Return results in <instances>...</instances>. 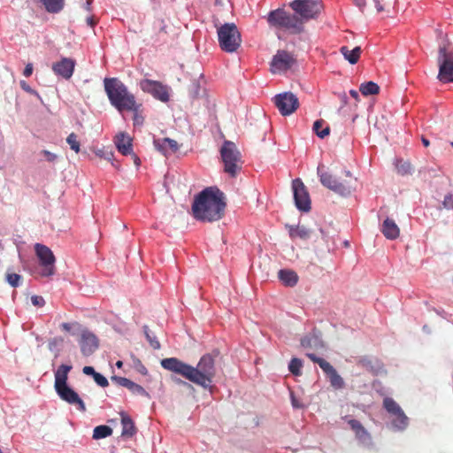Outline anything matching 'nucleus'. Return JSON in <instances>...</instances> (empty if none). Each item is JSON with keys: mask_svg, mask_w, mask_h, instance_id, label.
Instances as JSON below:
<instances>
[{"mask_svg": "<svg viewBox=\"0 0 453 453\" xmlns=\"http://www.w3.org/2000/svg\"><path fill=\"white\" fill-rule=\"evenodd\" d=\"M219 356V351L212 354L203 355L196 367L188 365L176 357H167L161 360V366L181 375L189 381L207 388L212 382L216 374L215 357Z\"/></svg>", "mask_w": 453, "mask_h": 453, "instance_id": "obj_1", "label": "nucleus"}, {"mask_svg": "<svg viewBox=\"0 0 453 453\" xmlns=\"http://www.w3.org/2000/svg\"><path fill=\"white\" fill-rule=\"evenodd\" d=\"M317 174L323 187L341 196H351L359 187L357 179L349 170L338 173L320 164Z\"/></svg>", "mask_w": 453, "mask_h": 453, "instance_id": "obj_2", "label": "nucleus"}, {"mask_svg": "<svg viewBox=\"0 0 453 453\" xmlns=\"http://www.w3.org/2000/svg\"><path fill=\"white\" fill-rule=\"evenodd\" d=\"M104 84L111 104L119 112L138 111L139 104H137L134 96L128 91L122 81L117 78H105Z\"/></svg>", "mask_w": 453, "mask_h": 453, "instance_id": "obj_3", "label": "nucleus"}, {"mask_svg": "<svg viewBox=\"0 0 453 453\" xmlns=\"http://www.w3.org/2000/svg\"><path fill=\"white\" fill-rule=\"evenodd\" d=\"M226 206L225 200H194L191 212L199 221L212 222L223 218Z\"/></svg>", "mask_w": 453, "mask_h": 453, "instance_id": "obj_4", "label": "nucleus"}, {"mask_svg": "<svg viewBox=\"0 0 453 453\" xmlns=\"http://www.w3.org/2000/svg\"><path fill=\"white\" fill-rule=\"evenodd\" d=\"M266 20L271 27L286 31L291 35H299L304 29L295 12L290 13L281 8L271 11L266 16Z\"/></svg>", "mask_w": 453, "mask_h": 453, "instance_id": "obj_5", "label": "nucleus"}, {"mask_svg": "<svg viewBox=\"0 0 453 453\" xmlns=\"http://www.w3.org/2000/svg\"><path fill=\"white\" fill-rule=\"evenodd\" d=\"M217 32L219 46L224 51L235 52L241 46V34L234 23H225Z\"/></svg>", "mask_w": 453, "mask_h": 453, "instance_id": "obj_6", "label": "nucleus"}, {"mask_svg": "<svg viewBox=\"0 0 453 453\" xmlns=\"http://www.w3.org/2000/svg\"><path fill=\"white\" fill-rule=\"evenodd\" d=\"M220 156L224 163V170L234 177L242 167V155L234 142L225 141L220 148Z\"/></svg>", "mask_w": 453, "mask_h": 453, "instance_id": "obj_7", "label": "nucleus"}, {"mask_svg": "<svg viewBox=\"0 0 453 453\" xmlns=\"http://www.w3.org/2000/svg\"><path fill=\"white\" fill-rule=\"evenodd\" d=\"M289 6L298 16L303 26L306 21L316 19L323 10L320 0H294Z\"/></svg>", "mask_w": 453, "mask_h": 453, "instance_id": "obj_8", "label": "nucleus"}, {"mask_svg": "<svg viewBox=\"0 0 453 453\" xmlns=\"http://www.w3.org/2000/svg\"><path fill=\"white\" fill-rule=\"evenodd\" d=\"M439 73L437 78L442 82H453V48L441 46L438 53Z\"/></svg>", "mask_w": 453, "mask_h": 453, "instance_id": "obj_9", "label": "nucleus"}, {"mask_svg": "<svg viewBox=\"0 0 453 453\" xmlns=\"http://www.w3.org/2000/svg\"><path fill=\"white\" fill-rule=\"evenodd\" d=\"M398 204L394 203L391 205H384L379 211L380 217H385L381 226V232L384 236L388 240H395L400 235V229L395 224V220L389 217H393L397 213Z\"/></svg>", "mask_w": 453, "mask_h": 453, "instance_id": "obj_10", "label": "nucleus"}, {"mask_svg": "<svg viewBox=\"0 0 453 453\" xmlns=\"http://www.w3.org/2000/svg\"><path fill=\"white\" fill-rule=\"evenodd\" d=\"M35 252L42 267L40 275L42 277L54 275L56 273V257L51 250L44 244L35 243Z\"/></svg>", "mask_w": 453, "mask_h": 453, "instance_id": "obj_11", "label": "nucleus"}, {"mask_svg": "<svg viewBox=\"0 0 453 453\" xmlns=\"http://www.w3.org/2000/svg\"><path fill=\"white\" fill-rule=\"evenodd\" d=\"M306 356L312 362L319 365V367L322 369V371L329 380L331 387H333L334 389H342L344 388L345 383L343 379L341 377V375L337 372V371L329 362L321 357H317L313 353H307Z\"/></svg>", "mask_w": 453, "mask_h": 453, "instance_id": "obj_12", "label": "nucleus"}, {"mask_svg": "<svg viewBox=\"0 0 453 453\" xmlns=\"http://www.w3.org/2000/svg\"><path fill=\"white\" fill-rule=\"evenodd\" d=\"M274 104L283 116L292 114L299 106V101L296 95L291 92L278 94L273 98Z\"/></svg>", "mask_w": 453, "mask_h": 453, "instance_id": "obj_13", "label": "nucleus"}, {"mask_svg": "<svg viewBox=\"0 0 453 453\" xmlns=\"http://www.w3.org/2000/svg\"><path fill=\"white\" fill-rule=\"evenodd\" d=\"M296 63L293 55L286 50H279L271 62V71L273 73H280L290 69Z\"/></svg>", "mask_w": 453, "mask_h": 453, "instance_id": "obj_14", "label": "nucleus"}, {"mask_svg": "<svg viewBox=\"0 0 453 453\" xmlns=\"http://www.w3.org/2000/svg\"><path fill=\"white\" fill-rule=\"evenodd\" d=\"M140 87L144 92L151 94L161 102L166 103L169 100L167 87L159 81L145 79L141 81Z\"/></svg>", "mask_w": 453, "mask_h": 453, "instance_id": "obj_15", "label": "nucleus"}, {"mask_svg": "<svg viewBox=\"0 0 453 453\" xmlns=\"http://www.w3.org/2000/svg\"><path fill=\"white\" fill-rule=\"evenodd\" d=\"M58 396L69 404H73L81 411H86V406L79 395L68 385L55 389Z\"/></svg>", "mask_w": 453, "mask_h": 453, "instance_id": "obj_16", "label": "nucleus"}, {"mask_svg": "<svg viewBox=\"0 0 453 453\" xmlns=\"http://www.w3.org/2000/svg\"><path fill=\"white\" fill-rule=\"evenodd\" d=\"M75 67V61L70 58H62L60 61L52 65V70L56 75L65 80L73 76Z\"/></svg>", "mask_w": 453, "mask_h": 453, "instance_id": "obj_17", "label": "nucleus"}, {"mask_svg": "<svg viewBox=\"0 0 453 453\" xmlns=\"http://www.w3.org/2000/svg\"><path fill=\"white\" fill-rule=\"evenodd\" d=\"M80 346L81 353L84 356H90L98 348V341L96 336L88 331H83L80 339Z\"/></svg>", "mask_w": 453, "mask_h": 453, "instance_id": "obj_18", "label": "nucleus"}, {"mask_svg": "<svg viewBox=\"0 0 453 453\" xmlns=\"http://www.w3.org/2000/svg\"><path fill=\"white\" fill-rule=\"evenodd\" d=\"M111 380L118 385L127 388L134 395L150 397L149 393L141 385L136 384L127 378L113 376Z\"/></svg>", "mask_w": 453, "mask_h": 453, "instance_id": "obj_19", "label": "nucleus"}, {"mask_svg": "<svg viewBox=\"0 0 453 453\" xmlns=\"http://www.w3.org/2000/svg\"><path fill=\"white\" fill-rule=\"evenodd\" d=\"M153 143L155 148L165 156L174 153L179 149L178 142L170 138L156 139Z\"/></svg>", "mask_w": 453, "mask_h": 453, "instance_id": "obj_20", "label": "nucleus"}, {"mask_svg": "<svg viewBox=\"0 0 453 453\" xmlns=\"http://www.w3.org/2000/svg\"><path fill=\"white\" fill-rule=\"evenodd\" d=\"M115 145L122 155H130L133 152L132 139L126 133H119L115 137Z\"/></svg>", "mask_w": 453, "mask_h": 453, "instance_id": "obj_21", "label": "nucleus"}, {"mask_svg": "<svg viewBox=\"0 0 453 453\" xmlns=\"http://www.w3.org/2000/svg\"><path fill=\"white\" fill-rule=\"evenodd\" d=\"M72 368V365H61L58 368L55 372V389L67 385L68 373Z\"/></svg>", "mask_w": 453, "mask_h": 453, "instance_id": "obj_22", "label": "nucleus"}, {"mask_svg": "<svg viewBox=\"0 0 453 453\" xmlns=\"http://www.w3.org/2000/svg\"><path fill=\"white\" fill-rule=\"evenodd\" d=\"M120 417H121V425H122L121 435L123 437H127V438L133 437L137 432V429L134 426V421L127 413H125L123 411L120 412Z\"/></svg>", "mask_w": 453, "mask_h": 453, "instance_id": "obj_23", "label": "nucleus"}, {"mask_svg": "<svg viewBox=\"0 0 453 453\" xmlns=\"http://www.w3.org/2000/svg\"><path fill=\"white\" fill-rule=\"evenodd\" d=\"M288 228V234L291 239L300 238L302 240H308L311 236L312 231L304 226H286Z\"/></svg>", "mask_w": 453, "mask_h": 453, "instance_id": "obj_24", "label": "nucleus"}, {"mask_svg": "<svg viewBox=\"0 0 453 453\" xmlns=\"http://www.w3.org/2000/svg\"><path fill=\"white\" fill-rule=\"evenodd\" d=\"M280 280L288 287H294L297 284L298 275L292 270L282 269L278 273Z\"/></svg>", "mask_w": 453, "mask_h": 453, "instance_id": "obj_25", "label": "nucleus"}, {"mask_svg": "<svg viewBox=\"0 0 453 453\" xmlns=\"http://www.w3.org/2000/svg\"><path fill=\"white\" fill-rule=\"evenodd\" d=\"M340 52L349 64L355 65L359 59L362 50L359 46H357L352 50H349L347 46H342L340 49Z\"/></svg>", "mask_w": 453, "mask_h": 453, "instance_id": "obj_26", "label": "nucleus"}, {"mask_svg": "<svg viewBox=\"0 0 453 453\" xmlns=\"http://www.w3.org/2000/svg\"><path fill=\"white\" fill-rule=\"evenodd\" d=\"M193 198H226V195L216 186H211L203 188Z\"/></svg>", "mask_w": 453, "mask_h": 453, "instance_id": "obj_27", "label": "nucleus"}, {"mask_svg": "<svg viewBox=\"0 0 453 453\" xmlns=\"http://www.w3.org/2000/svg\"><path fill=\"white\" fill-rule=\"evenodd\" d=\"M293 198H310L303 182L300 179L292 181Z\"/></svg>", "mask_w": 453, "mask_h": 453, "instance_id": "obj_28", "label": "nucleus"}, {"mask_svg": "<svg viewBox=\"0 0 453 453\" xmlns=\"http://www.w3.org/2000/svg\"><path fill=\"white\" fill-rule=\"evenodd\" d=\"M350 428L355 432L356 436L359 440H366L369 438V434L363 425L357 419H349L348 421Z\"/></svg>", "mask_w": 453, "mask_h": 453, "instance_id": "obj_29", "label": "nucleus"}, {"mask_svg": "<svg viewBox=\"0 0 453 453\" xmlns=\"http://www.w3.org/2000/svg\"><path fill=\"white\" fill-rule=\"evenodd\" d=\"M392 425L397 430H404L409 424V418L403 412V411H401L400 413L395 414V416H392Z\"/></svg>", "mask_w": 453, "mask_h": 453, "instance_id": "obj_30", "label": "nucleus"}, {"mask_svg": "<svg viewBox=\"0 0 453 453\" xmlns=\"http://www.w3.org/2000/svg\"><path fill=\"white\" fill-rule=\"evenodd\" d=\"M47 12L57 13L63 9L64 0H40Z\"/></svg>", "mask_w": 453, "mask_h": 453, "instance_id": "obj_31", "label": "nucleus"}, {"mask_svg": "<svg viewBox=\"0 0 453 453\" xmlns=\"http://www.w3.org/2000/svg\"><path fill=\"white\" fill-rule=\"evenodd\" d=\"M383 407L391 416H395L403 411L400 405L393 398L390 397L384 398Z\"/></svg>", "mask_w": 453, "mask_h": 453, "instance_id": "obj_32", "label": "nucleus"}, {"mask_svg": "<svg viewBox=\"0 0 453 453\" xmlns=\"http://www.w3.org/2000/svg\"><path fill=\"white\" fill-rule=\"evenodd\" d=\"M359 90L362 95L367 96L378 94L380 87L373 81H367L360 85Z\"/></svg>", "mask_w": 453, "mask_h": 453, "instance_id": "obj_33", "label": "nucleus"}, {"mask_svg": "<svg viewBox=\"0 0 453 453\" xmlns=\"http://www.w3.org/2000/svg\"><path fill=\"white\" fill-rule=\"evenodd\" d=\"M112 434V429L105 425L97 426L94 428L93 431V439L99 440L103 438H106Z\"/></svg>", "mask_w": 453, "mask_h": 453, "instance_id": "obj_34", "label": "nucleus"}, {"mask_svg": "<svg viewBox=\"0 0 453 453\" xmlns=\"http://www.w3.org/2000/svg\"><path fill=\"white\" fill-rule=\"evenodd\" d=\"M395 167L397 173L401 175L411 174L413 172V168L410 162L404 161L402 159L396 160Z\"/></svg>", "mask_w": 453, "mask_h": 453, "instance_id": "obj_35", "label": "nucleus"}, {"mask_svg": "<svg viewBox=\"0 0 453 453\" xmlns=\"http://www.w3.org/2000/svg\"><path fill=\"white\" fill-rule=\"evenodd\" d=\"M303 367V362L297 357H293L288 365V370L296 376L301 375V369Z\"/></svg>", "mask_w": 453, "mask_h": 453, "instance_id": "obj_36", "label": "nucleus"}, {"mask_svg": "<svg viewBox=\"0 0 453 453\" xmlns=\"http://www.w3.org/2000/svg\"><path fill=\"white\" fill-rule=\"evenodd\" d=\"M323 123H324V121L322 119H318L314 122L313 127H312V129L316 133V134L319 138H322V139L330 134L329 127H326L324 129H322V131H319V128L322 127Z\"/></svg>", "mask_w": 453, "mask_h": 453, "instance_id": "obj_37", "label": "nucleus"}, {"mask_svg": "<svg viewBox=\"0 0 453 453\" xmlns=\"http://www.w3.org/2000/svg\"><path fill=\"white\" fill-rule=\"evenodd\" d=\"M143 331H144V334H145V336H146L147 341L150 342V345L154 349H160V343H159V342L157 340V337H156V336L151 335L150 331V329H149V326H143Z\"/></svg>", "mask_w": 453, "mask_h": 453, "instance_id": "obj_38", "label": "nucleus"}, {"mask_svg": "<svg viewBox=\"0 0 453 453\" xmlns=\"http://www.w3.org/2000/svg\"><path fill=\"white\" fill-rule=\"evenodd\" d=\"M5 278H6L7 282L12 288H17L18 286H19L20 281L22 280V278L19 274L13 273H7Z\"/></svg>", "mask_w": 453, "mask_h": 453, "instance_id": "obj_39", "label": "nucleus"}, {"mask_svg": "<svg viewBox=\"0 0 453 453\" xmlns=\"http://www.w3.org/2000/svg\"><path fill=\"white\" fill-rule=\"evenodd\" d=\"M66 142L69 144L73 150L75 152L80 151V142L78 141L77 135L74 133H72L67 136Z\"/></svg>", "mask_w": 453, "mask_h": 453, "instance_id": "obj_40", "label": "nucleus"}, {"mask_svg": "<svg viewBox=\"0 0 453 453\" xmlns=\"http://www.w3.org/2000/svg\"><path fill=\"white\" fill-rule=\"evenodd\" d=\"M296 208L303 212H309L311 209V200H294Z\"/></svg>", "mask_w": 453, "mask_h": 453, "instance_id": "obj_41", "label": "nucleus"}, {"mask_svg": "<svg viewBox=\"0 0 453 453\" xmlns=\"http://www.w3.org/2000/svg\"><path fill=\"white\" fill-rule=\"evenodd\" d=\"M96 155L108 161H111L113 158V152L111 150H97Z\"/></svg>", "mask_w": 453, "mask_h": 453, "instance_id": "obj_42", "label": "nucleus"}, {"mask_svg": "<svg viewBox=\"0 0 453 453\" xmlns=\"http://www.w3.org/2000/svg\"><path fill=\"white\" fill-rule=\"evenodd\" d=\"M94 380L102 388H105L109 385L108 380L99 372H96L94 376Z\"/></svg>", "mask_w": 453, "mask_h": 453, "instance_id": "obj_43", "label": "nucleus"}, {"mask_svg": "<svg viewBox=\"0 0 453 453\" xmlns=\"http://www.w3.org/2000/svg\"><path fill=\"white\" fill-rule=\"evenodd\" d=\"M31 302L33 305L37 307H42L45 305V301L42 296H32Z\"/></svg>", "mask_w": 453, "mask_h": 453, "instance_id": "obj_44", "label": "nucleus"}, {"mask_svg": "<svg viewBox=\"0 0 453 453\" xmlns=\"http://www.w3.org/2000/svg\"><path fill=\"white\" fill-rule=\"evenodd\" d=\"M316 340L317 339L315 337L305 336V337L302 338L301 345L303 348H311L312 347V342H315Z\"/></svg>", "mask_w": 453, "mask_h": 453, "instance_id": "obj_45", "label": "nucleus"}, {"mask_svg": "<svg viewBox=\"0 0 453 453\" xmlns=\"http://www.w3.org/2000/svg\"><path fill=\"white\" fill-rule=\"evenodd\" d=\"M20 87L26 92H28V93H30L32 95H35L37 97H40L39 94L35 90H34L25 81H20Z\"/></svg>", "mask_w": 453, "mask_h": 453, "instance_id": "obj_46", "label": "nucleus"}, {"mask_svg": "<svg viewBox=\"0 0 453 453\" xmlns=\"http://www.w3.org/2000/svg\"><path fill=\"white\" fill-rule=\"evenodd\" d=\"M240 196H252V197H259L261 196V193L255 188L250 187V190L246 194H240Z\"/></svg>", "mask_w": 453, "mask_h": 453, "instance_id": "obj_47", "label": "nucleus"}, {"mask_svg": "<svg viewBox=\"0 0 453 453\" xmlns=\"http://www.w3.org/2000/svg\"><path fill=\"white\" fill-rule=\"evenodd\" d=\"M199 89H200V85H199L198 81H194L190 86V93L194 96H197L199 95Z\"/></svg>", "mask_w": 453, "mask_h": 453, "instance_id": "obj_48", "label": "nucleus"}, {"mask_svg": "<svg viewBox=\"0 0 453 453\" xmlns=\"http://www.w3.org/2000/svg\"><path fill=\"white\" fill-rule=\"evenodd\" d=\"M42 154L44 156L45 159L49 162H54L58 157V156L56 154L51 153L49 150H42Z\"/></svg>", "mask_w": 453, "mask_h": 453, "instance_id": "obj_49", "label": "nucleus"}, {"mask_svg": "<svg viewBox=\"0 0 453 453\" xmlns=\"http://www.w3.org/2000/svg\"><path fill=\"white\" fill-rule=\"evenodd\" d=\"M136 370L142 375L148 374L147 368L139 360L137 361Z\"/></svg>", "mask_w": 453, "mask_h": 453, "instance_id": "obj_50", "label": "nucleus"}, {"mask_svg": "<svg viewBox=\"0 0 453 453\" xmlns=\"http://www.w3.org/2000/svg\"><path fill=\"white\" fill-rule=\"evenodd\" d=\"M82 372H83L84 374L91 375L93 377L96 373V372L95 371V369L92 366H84L83 369H82Z\"/></svg>", "mask_w": 453, "mask_h": 453, "instance_id": "obj_51", "label": "nucleus"}, {"mask_svg": "<svg viewBox=\"0 0 453 453\" xmlns=\"http://www.w3.org/2000/svg\"><path fill=\"white\" fill-rule=\"evenodd\" d=\"M33 73V65L27 64L24 69L23 74L25 77H29Z\"/></svg>", "mask_w": 453, "mask_h": 453, "instance_id": "obj_52", "label": "nucleus"}, {"mask_svg": "<svg viewBox=\"0 0 453 453\" xmlns=\"http://www.w3.org/2000/svg\"><path fill=\"white\" fill-rule=\"evenodd\" d=\"M442 205L445 209H453V200H443Z\"/></svg>", "mask_w": 453, "mask_h": 453, "instance_id": "obj_53", "label": "nucleus"}, {"mask_svg": "<svg viewBox=\"0 0 453 453\" xmlns=\"http://www.w3.org/2000/svg\"><path fill=\"white\" fill-rule=\"evenodd\" d=\"M372 4H374V7L378 12L383 11V6L380 4L379 0H372Z\"/></svg>", "mask_w": 453, "mask_h": 453, "instance_id": "obj_54", "label": "nucleus"}, {"mask_svg": "<svg viewBox=\"0 0 453 453\" xmlns=\"http://www.w3.org/2000/svg\"><path fill=\"white\" fill-rule=\"evenodd\" d=\"M291 403L294 408H302L303 405L298 403V401L296 399V397L291 395Z\"/></svg>", "mask_w": 453, "mask_h": 453, "instance_id": "obj_55", "label": "nucleus"}, {"mask_svg": "<svg viewBox=\"0 0 453 453\" xmlns=\"http://www.w3.org/2000/svg\"><path fill=\"white\" fill-rule=\"evenodd\" d=\"M358 2L360 3V4H361V5H357V6L358 7V9H359L362 12H365V7H366V4H367L366 0H359Z\"/></svg>", "mask_w": 453, "mask_h": 453, "instance_id": "obj_56", "label": "nucleus"}, {"mask_svg": "<svg viewBox=\"0 0 453 453\" xmlns=\"http://www.w3.org/2000/svg\"><path fill=\"white\" fill-rule=\"evenodd\" d=\"M349 94H350V96H351L353 98H355L356 100H358V98H359V94H358V92H357V90L351 89V90L349 91Z\"/></svg>", "mask_w": 453, "mask_h": 453, "instance_id": "obj_57", "label": "nucleus"}, {"mask_svg": "<svg viewBox=\"0 0 453 453\" xmlns=\"http://www.w3.org/2000/svg\"><path fill=\"white\" fill-rule=\"evenodd\" d=\"M61 328L65 331H70L71 330V324L69 323H62Z\"/></svg>", "mask_w": 453, "mask_h": 453, "instance_id": "obj_58", "label": "nucleus"}, {"mask_svg": "<svg viewBox=\"0 0 453 453\" xmlns=\"http://www.w3.org/2000/svg\"><path fill=\"white\" fill-rule=\"evenodd\" d=\"M134 124H141L142 122V119L137 115V113L135 112L134 114Z\"/></svg>", "mask_w": 453, "mask_h": 453, "instance_id": "obj_59", "label": "nucleus"}, {"mask_svg": "<svg viewBox=\"0 0 453 453\" xmlns=\"http://www.w3.org/2000/svg\"><path fill=\"white\" fill-rule=\"evenodd\" d=\"M87 23L88 26L93 27L96 22H95L93 17H88V18H87Z\"/></svg>", "mask_w": 453, "mask_h": 453, "instance_id": "obj_60", "label": "nucleus"}, {"mask_svg": "<svg viewBox=\"0 0 453 453\" xmlns=\"http://www.w3.org/2000/svg\"><path fill=\"white\" fill-rule=\"evenodd\" d=\"M421 142L425 147H428L430 144L429 141L424 136L421 137Z\"/></svg>", "mask_w": 453, "mask_h": 453, "instance_id": "obj_61", "label": "nucleus"}, {"mask_svg": "<svg viewBox=\"0 0 453 453\" xmlns=\"http://www.w3.org/2000/svg\"><path fill=\"white\" fill-rule=\"evenodd\" d=\"M341 99H342V105L347 104L348 97L345 93L341 96Z\"/></svg>", "mask_w": 453, "mask_h": 453, "instance_id": "obj_62", "label": "nucleus"}, {"mask_svg": "<svg viewBox=\"0 0 453 453\" xmlns=\"http://www.w3.org/2000/svg\"><path fill=\"white\" fill-rule=\"evenodd\" d=\"M177 382H178L179 384H181V385H185V386H188V387H191V385H189V384H188V383H187L186 381L181 380H180V379H178V380H177Z\"/></svg>", "mask_w": 453, "mask_h": 453, "instance_id": "obj_63", "label": "nucleus"}, {"mask_svg": "<svg viewBox=\"0 0 453 453\" xmlns=\"http://www.w3.org/2000/svg\"><path fill=\"white\" fill-rule=\"evenodd\" d=\"M122 365H123V362H122V361H117V363H116V366H117L118 368H121V367H122Z\"/></svg>", "mask_w": 453, "mask_h": 453, "instance_id": "obj_64", "label": "nucleus"}]
</instances>
